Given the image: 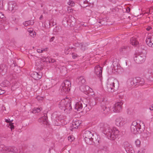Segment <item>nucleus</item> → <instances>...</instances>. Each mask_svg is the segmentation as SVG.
Masks as SVG:
<instances>
[{
	"mask_svg": "<svg viewBox=\"0 0 153 153\" xmlns=\"http://www.w3.org/2000/svg\"><path fill=\"white\" fill-rule=\"evenodd\" d=\"M42 121L43 122V123L45 124L47 126L49 125L48 120L47 114L46 113H44V116L42 117Z\"/></svg>",
	"mask_w": 153,
	"mask_h": 153,
	"instance_id": "obj_20",
	"label": "nucleus"
},
{
	"mask_svg": "<svg viewBox=\"0 0 153 153\" xmlns=\"http://www.w3.org/2000/svg\"><path fill=\"white\" fill-rule=\"evenodd\" d=\"M36 99H37L38 100H42V99H43V98L42 97H40L39 96H37L36 97Z\"/></svg>",
	"mask_w": 153,
	"mask_h": 153,
	"instance_id": "obj_58",
	"label": "nucleus"
},
{
	"mask_svg": "<svg viewBox=\"0 0 153 153\" xmlns=\"http://www.w3.org/2000/svg\"><path fill=\"white\" fill-rule=\"evenodd\" d=\"M4 15L1 13H0V18L3 19L4 17Z\"/></svg>",
	"mask_w": 153,
	"mask_h": 153,
	"instance_id": "obj_56",
	"label": "nucleus"
},
{
	"mask_svg": "<svg viewBox=\"0 0 153 153\" xmlns=\"http://www.w3.org/2000/svg\"><path fill=\"white\" fill-rule=\"evenodd\" d=\"M42 109L41 108H34L33 110V111H35V113H38L41 111Z\"/></svg>",
	"mask_w": 153,
	"mask_h": 153,
	"instance_id": "obj_40",
	"label": "nucleus"
},
{
	"mask_svg": "<svg viewBox=\"0 0 153 153\" xmlns=\"http://www.w3.org/2000/svg\"><path fill=\"white\" fill-rule=\"evenodd\" d=\"M77 82H78V84L80 86L84 85L86 82L85 79L83 76H81L78 78L76 80Z\"/></svg>",
	"mask_w": 153,
	"mask_h": 153,
	"instance_id": "obj_17",
	"label": "nucleus"
},
{
	"mask_svg": "<svg viewBox=\"0 0 153 153\" xmlns=\"http://www.w3.org/2000/svg\"><path fill=\"white\" fill-rule=\"evenodd\" d=\"M135 143L137 146L139 147L140 146V141L139 139L137 140L135 142Z\"/></svg>",
	"mask_w": 153,
	"mask_h": 153,
	"instance_id": "obj_39",
	"label": "nucleus"
},
{
	"mask_svg": "<svg viewBox=\"0 0 153 153\" xmlns=\"http://www.w3.org/2000/svg\"><path fill=\"white\" fill-rule=\"evenodd\" d=\"M3 8V0H0V9L2 10Z\"/></svg>",
	"mask_w": 153,
	"mask_h": 153,
	"instance_id": "obj_43",
	"label": "nucleus"
},
{
	"mask_svg": "<svg viewBox=\"0 0 153 153\" xmlns=\"http://www.w3.org/2000/svg\"><path fill=\"white\" fill-rule=\"evenodd\" d=\"M69 17H65L63 19L62 23L63 25L66 26L69 25Z\"/></svg>",
	"mask_w": 153,
	"mask_h": 153,
	"instance_id": "obj_27",
	"label": "nucleus"
},
{
	"mask_svg": "<svg viewBox=\"0 0 153 153\" xmlns=\"http://www.w3.org/2000/svg\"><path fill=\"white\" fill-rule=\"evenodd\" d=\"M102 67L99 65L95 66L94 68L95 74L100 78L102 76Z\"/></svg>",
	"mask_w": 153,
	"mask_h": 153,
	"instance_id": "obj_10",
	"label": "nucleus"
},
{
	"mask_svg": "<svg viewBox=\"0 0 153 153\" xmlns=\"http://www.w3.org/2000/svg\"><path fill=\"white\" fill-rule=\"evenodd\" d=\"M47 59L48 60V59L47 58H45L43 59L42 60V61L43 62H47Z\"/></svg>",
	"mask_w": 153,
	"mask_h": 153,
	"instance_id": "obj_57",
	"label": "nucleus"
},
{
	"mask_svg": "<svg viewBox=\"0 0 153 153\" xmlns=\"http://www.w3.org/2000/svg\"><path fill=\"white\" fill-rule=\"evenodd\" d=\"M55 37L54 36H53L52 37L51 39H50V42H52L53 41V40L55 39Z\"/></svg>",
	"mask_w": 153,
	"mask_h": 153,
	"instance_id": "obj_59",
	"label": "nucleus"
},
{
	"mask_svg": "<svg viewBox=\"0 0 153 153\" xmlns=\"http://www.w3.org/2000/svg\"><path fill=\"white\" fill-rule=\"evenodd\" d=\"M72 100L70 99L66 98L62 100L59 102V108L62 109L65 111L66 110L70 111L72 110V108L71 105Z\"/></svg>",
	"mask_w": 153,
	"mask_h": 153,
	"instance_id": "obj_3",
	"label": "nucleus"
},
{
	"mask_svg": "<svg viewBox=\"0 0 153 153\" xmlns=\"http://www.w3.org/2000/svg\"><path fill=\"white\" fill-rule=\"evenodd\" d=\"M72 56L73 58L74 59H75L78 56V55L75 53H72Z\"/></svg>",
	"mask_w": 153,
	"mask_h": 153,
	"instance_id": "obj_48",
	"label": "nucleus"
},
{
	"mask_svg": "<svg viewBox=\"0 0 153 153\" xmlns=\"http://www.w3.org/2000/svg\"><path fill=\"white\" fill-rule=\"evenodd\" d=\"M144 53H141V52L140 54L136 55L134 57V61L137 64H141L146 59L145 53L146 51L144 50Z\"/></svg>",
	"mask_w": 153,
	"mask_h": 153,
	"instance_id": "obj_6",
	"label": "nucleus"
},
{
	"mask_svg": "<svg viewBox=\"0 0 153 153\" xmlns=\"http://www.w3.org/2000/svg\"><path fill=\"white\" fill-rule=\"evenodd\" d=\"M8 10L11 11H12L16 9V4L15 2H11L8 4Z\"/></svg>",
	"mask_w": 153,
	"mask_h": 153,
	"instance_id": "obj_19",
	"label": "nucleus"
},
{
	"mask_svg": "<svg viewBox=\"0 0 153 153\" xmlns=\"http://www.w3.org/2000/svg\"><path fill=\"white\" fill-rule=\"evenodd\" d=\"M108 101L105 99H103L101 102V105L102 108L105 107V106H108Z\"/></svg>",
	"mask_w": 153,
	"mask_h": 153,
	"instance_id": "obj_28",
	"label": "nucleus"
},
{
	"mask_svg": "<svg viewBox=\"0 0 153 153\" xmlns=\"http://www.w3.org/2000/svg\"><path fill=\"white\" fill-rule=\"evenodd\" d=\"M133 81L134 82L135 85H138V82L139 79H140V77H136L135 78H133Z\"/></svg>",
	"mask_w": 153,
	"mask_h": 153,
	"instance_id": "obj_34",
	"label": "nucleus"
},
{
	"mask_svg": "<svg viewBox=\"0 0 153 153\" xmlns=\"http://www.w3.org/2000/svg\"><path fill=\"white\" fill-rule=\"evenodd\" d=\"M105 19L104 18H103L101 20H99V21H98V22L99 23L101 24L102 25H104L105 24Z\"/></svg>",
	"mask_w": 153,
	"mask_h": 153,
	"instance_id": "obj_41",
	"label": "nucleus"
},
{
	"mask_svg": "<svg viewBox=\"0 0 153 153\" xmlns=\"http://www.w3.org/2000/svg\"><path fill=\"white\" fill-rule=\"evenodd\" d=\"M56 24V22H54V21H53L52 20L49 23V27L51 28V27L52 26H53L54 25H55Z\"/></svg>",
	"mask_w": 153,
	"mask_h": 153,
	"instance_id": "obj_38",
	"label": "nucleus"
},
{
	"mask_svg": "<svg viewBox=\"0 0 153 153\" xmlns=\"http://www.w3.org/2000/svg\"><path fill=\"white\" fill-rule=\"evenodd\" d=\"M13 120H10V122L9 124V126H8V127L9 126H10V129L12 131L13 129H14V126L13 125V123H12V122H13Z\"/></svg>",
	"mask_w": 153,
	"mask_h": 153,
	"instance_id": "obj_36",
	"label": "nucleus"
},
{
	"mask_svg": "<svg viewBox=\"0 0 153 153\" xmlns=\"http://www.w3.org/2000/svg\"><path fill=\"white\" fill-rule=\"evenodd\" d=\"M146 42L149 47L153 48V35L148 36L146 40Z\"/></svg>",
	"mask_w": 153,
	"mask_h": 153,
	"instance_id": "obj_12",
	"label": "nucleus"
},
{
	"mask_svg": "<svg viewBox=\"0 0 153 153\" xmlns=\"http://www.w3.org/2000/svg\"><path fill=\"white\" fill-rule=\"evenodd\" d=\"M69 25L70 24V25L73 26L75 25L76 20L74 17L72 16L69 17Z\"/></svg>",
	"mask_w": 153,
	"mask_h": 153,
	"instance_id": "obj_24",
	"label": "nucleus"
},
{
	"mask_svg": "<svg viewBox=\"0 0 153 153\" xmlns=\"http://www.w3.org/2000/svg\"><path fill=\"white\" fill-rule=\"evenodd\" d=\"M149 109L151 111L153 110V104L152 105L151 107H150Z\"/></svg>",
	"mask_w": 153,
	"mask_h": 153,
	"instance_id": "obj_64",
	"label": "nucleus"
},
{
	"mask_svg": "<svg viewBox=\"0 0 153 153\" xmlns=\"http://www.w3.org/2000/svg\"><path fill=\"white\" fill-rule=\"evenodd\" d=\"M18 150L14 146L11 147L10 149L8 147V150L7 151V152H11L14 153H17L18 152Z\"/></svg>",
	"mask_w": 153,
	"mask_h": 153,
	"instance_id": "obj_23",
	"label": "nucleus"
},
{
	"mask_svg": "<svg viewBox=\"0 0 153 153\" xmlns=\"http://www.w3.org/2000/svg\"><path fill=\"white\" fill-rule=\"evenodd\" d=\"M130 42L131 44L134 45H136L139 43L136 40L135 38L134 37L130 39Z\"/></svg>",
	"mask_w": 153,
	"mask_h": 153,
	"instance_id": "obj_26",
	"label": "nucleus"
},
{
	"mask_svg": "<svg viewBox=\"0 0 153 153\" xmlns=\"http://www.w3.org/2000/svg\"><path fill=\"white\" fill-rule=\"evenodd\" d=\"M107 85L108 91L109 92H113L118 88L119 83L116 79H110L108 80Z\"/></svg>",
	"mask_w": 153,
	"mask_h": 153,
	"instance_id": "obj_4",
	"label": "nucleus"
},
{
	"mask_svg": "<svg viewBox=\"0 0 153 153\" xmlns=\"http://www.w3.org/2000/svg\"><path fill=\"white\" fill-rule=\"evenodd\" d=\"M152 27L150 26H148L146 28V30L147 31H149L150 30L152 29Z\"/></svg>",
	"mask_w": 153,
	"mask_h": 153,
	"instance_id": "obj_60",
	"label": "nucleus"
},
{
	"mask_svg": "<svg viewBox=\"0 0 153 153\" xmlns=\"http://www.w3.org/2000/svg\"><path fill=\"white\" fill-rule=\"evenodd\" d=\"M55 60L53 59H51L50 60H49V62L53 63L55 62Z\"/></svg>",
	"mask_w": 153,
	"mask_h": 153,
	"instance_id": "obj_54",
	"label": "nucleus"
},
{
	"mask_svg": "<svg viewBox=\"0 0 153 153\" xmlns=\"http://www.w3.org/2000/svg\"><path fill=\"white\" fill-rule=\"evenodd\" d=\"M102 150L104 151H106L108 150V148L106 147H104Z\"/></svg>",
	"mask_w": 153,
	"mask_h": 153,
	"instance_id": "obj_62",
	"label": "nucleus"
},
{
	"mask_svg": "<svg viewBox=\"0 0 153 153\" xmlns=\"http://www.w3.org/2000/svg\"><path fill=\"white\" fill-rule=\"evenodd\" d=\"M5 91L4 90H1L0 89V95L4 93Z\"/></svg>",
	"mask_w": 153,
	"mask_h": 153,
	"instance_id": "obj_53",
	"label": "nucleus"
},
{
	"mask_svg": "<svg viewBox=\"0 0 153 153\" xmlns=\"http://www.w3.org/2000/svg\"><path fill=\"white\" fill-rule=\"evenodd\" d=\"M81 123L79 121H75V122H72V125L71 126V128L70 129L71 131H72V129L74 128H77L78 126L80 125V124Z\"/></svg>",
	"mask_w": 153,
	"mask_h": 153,
	"instance_id": "obj_22",
	"label": "nucleus"
},
{
	"mask_svg": "<svg viewBox=\"0 0 153 153\" xmlns=\"http://www.w3.org/2000/svg\"><path fill=\"white\" fill-rule=\"evenodd\" d=\"M8 147L7 146L6 147L3 144H1L0 145V150L1 151H5L7 152V150H8Z\"/></svg>",
	"mask_w": 153,
	"mask_h": 153,
	"instance_id": "obj_31",
	"label": "nucleus"
},
{
	"mask_svg": "<svg viewBox=\"0 0 153 153\" xmlns=\"http://www.w3.org/2000/svg\"><path fill=\"white\" fill-rule=\"evenodd\" d=\"M10 67V69L13 70L14 72L16 73H20V67L18 66L15 62L13 61V63L11 65Z\"/></svg>",
	"mask_w": 153,
	"mask_h": 153,
	"instance_id": "obj_11",
	"label": "nucleus"
},
{
	"mask_svg": "<svg viewBox=\"0 0 153 153\" xmlns=\"http://www.w3.org/2000/svg\"><path fill=\"white\" fill-rule=\"evenodd\" d=\"M115 122L116 125L118 127L123 126L124 122L123 119L120 117L117 118L116 119Z\"/></svg>",
	"mask_w": 153,
	"mask_h": 153,
	"instance_id": "obj_14",
	"label": "nucleus"
},
{
	"mask_svg": "<svg viewBox=\"0 0 153 153\" xmlns=\"http://www.w3.org/2000/svg\"><path fill=\"white\" fill-rule=\"evenodd\" d=\"M138 82V85L143 84L145 83V81L144 79L143 78H141L140 77V79H139Z\"/></svg>",
	"mask_w": 153,
	"mask_h": 153,
	"instance_id": "obj_37",
	"label": "nucleus"
},
{
	"mask_svg": "<svg viewBox=\"0 0 153 153\" xmlns=\"http://www.w3.org/2000/svg\"><path fill=\"white\" fill-rule=\"evenodd\" d=\"M145 129V126H142L140 124L137 123L136 122L133 121L131 126V132L135 134L141 133Z\"/></svg>",
	"mask_w": 153,
	"mask_h": 153,
	"instance_id": "obj_2",
	"label": "nucleus"
},
{
	"mask_svg": "<svg viewBox=\"0 0 153 153\" xmlns=\"http://www.w3.org/2000/svg\"><path fill=\"white\" fill-rule=\"evenodd\" d=\"M71 87L70 81L68 80H66L62 84L59 90L62 94L67 93L70 91Z\"/></svg>",
	"mask_w": 153,
	"mask_h": 153,
	"instance_id": "obj_5",
	"label": "nucleus"
},
{
	"mask_svg": "<svg viewBox=\"0 0 153 153\" xmlns=\"http://www.w3.org/2000/svg\"><path fill=\"white\" fill-rule=\"evenodd\" d=\"M128 49V48L127 46H123L120 49V52L124 53L125 51H127Z\"/></svg>",
	"mask_w": 153,
	"mask_h": 153,
	"instance_id": "obj_32",
	"label": "nucleus"
},
{
	"mask_svg": "<svg viewBox=\"0 0 153 153\" xmlns=\"http://www.w3.org/2000/svg\"><path fill=\"white\" fill-rule=\"evenodd\" d=\"M93 134V133L89 131H85L83 134V137L87 144L89 145H91L92 144L90 139Z\"/></svg>",
	"mask_w": 153,
	"mask_h": 153,
	"instance_id": "obj_7",
	"label": "nucleus"
},
{
	"mask_svg": "<svg viewBox=\"0 0 153 153\" xmlns=\"http://www.w3.org/2000/svg\"><path fill=\"white\" fill-rule=\"evenodd\" d=\"M126 11L127 13H129L130 11V9L129 7H128L126 9Z\"/></svg>",
	"mask_w": 153,
	"mask_h": 153,
	"instance_id": "obj_61",
	"label": "nucleus"
},
{
	"mask_svg": "<svg viewBox=\"0 0 153 153\" xmlns=\"http://www.w3.org/2000/svg\"><path fill=\"white\" fill-rule=\"evenodd\" d=\"M128 84L131 85L135 86L132 78H130L128 81Z\"/></svg>",
	"mask_w": 153,
	"mask_h": 153,
	"instance_id": "obj_35",
	"label": "nucleus"
},
{
	"mask_svg": "<svg viewBox=\"0 0 153 153\" xmlns=\"http://www.w3.org/2000/svg\"><path fill=\"white\" fill-rule=\"evenodd\" d=\"M123 146L126 152H127V151H130V150L131 151L132 150V148L131 147V146L128 142H124Z\"/></svg>",
	"mask_w": 153,
	"mask_h": 153,
	"instance_id": "obj_15",
	"label": "nucleus"
},
{
	"mask_svg": "<svg viewBox=\"0 0 153 153\" xmlns=\"http://www.w3.org/2000/svg\"><path fill=\"white\" fill-rule=\"evenodd\" d=\"M123 103L122 102H118L115 103L114 106L112 108L114 112L118 113L120 112L122 109V106Z\"/></svg>",
	"mask_w": 153,
	"mask_h": 153,
	"instance_id": "obj_9",
	"label": "nucleus"
},
{
	"mask_svg": "<svg viewBox=\"0 0 153 153\" xmlns=\"http://www.w3.org/2000/svg\"><path fill=\"white\" fill-rule=\"evenodd\" d=\"M74 139V137L72 136H70L68 137V140L70 142H71Z\"/></svg>",
	"mask_w": 153,
	"mask_h": 153,
	"instance_id": "obj_45",
	"label": "nucleus"
},
{
	"mask_svg": "<svg viewBox=\"0 0 153 153\" xmlns=\"http://www.w3.org/2000/svg\"><path fill=\"white\" fill-rule=\"evenodd\" d=\"M88 104V105L91 108L94 106L96 104V100L94 99H91L89 100H86Z\"/></svg>",
	"mask_w": 153,
	"mask_h": 153,
	"instance_id": "obj_18",
	"label": "nucleus"
},
{
	"mask_svg": "<svg viewBox=\"0 0 153 153\" xmlns=\"http://www.w3.org/2000/svg\"><path fill=\"white\" fill-rule=\"evenodd\" d=\"M30 35L31 37H34L36 35V33L35 31H34L33 33H31Z\"/></svg>",
	"mask_w": 153,
	"mask_h": 153,
	"instance_id": "obj_51",
	"label": "nucleus"
},
{
	"mask_svg": "<svg viewBox=\"0 0 153 153\" xmlns=\"http://www.w3.org/2000/svg\"><path fill=\"white\" fill-rule=\"evenodd\" d=\"M28 31L29 32L30 34L31 33H33V32H34L33 30V29L31 28H28Z\"/></svg>",
	"mask_w": 153,
	"mask_h": 153,
	"instance_id": "obj_52",
	"label": "nucleus"
},
{
	"mask_svg": "<svg viewBox=\"0 0 153 153\" xmlns=\"http://www.w3.org/2000/svg\"><path fill=\"white\" fill-rule=\"evenodd\" d=\"M45 50L44 49H42V50H41L40 49H38L37 50V52H38L39 53H42L43 52V51H44Z\"/></svg>",
	"mask_w": 153,
	"mask_h": 153,
	"instance_id": "obj_50",
	"label": "nucleus"
},
{
	"mask_svg": "<svg viewBox=\"0 0 153 153\" xmlns=\"http://www.w3.org/2000/svg\"><path fill=\"white\" fill-rule=\"evenodd\" d=\"M102 112L105 114H107L110 111V109L108 106H105V107L102 108Z\"/></svg>",
	"mask_w": 153,
	"mask_h": 153,
	"instance_id": "obj_25",
	"label": "nucleus"
},
{
	"mask_svg": "<svg viewBox=\"0 0 153 153\" xmlns=\"http://www.w3.org/2000/svg\"><path fill=\"white\" fill-rule=\"evenodd\" d=\"M68 4L71 6H73L74 5V3L71 1H69L68 2Z\"/></svg>",
	"mask_w": 153,
	"mask_h": 153,
	"instance_id": "obj_49",
	"label": "nucleus"
},
{
	"mask_svg": "<svg viewBox=\"0 0 153 153\" xmlns=\"http://www.w3.org/2000/svg\"><path fill=\"white\" fill-rule=\"evenodd\" d=\"M41 78V76L40 75L38 74V75L36 77H33V78L36 80H38L40 79Z\"/></svg>",
	"mask_w": 153,
	"mask_h": 153,
	"instance_id": "obj_46",
	"label": "nucleus"
},
{
	"mask_svg": "<svg viewBox=\"0 0 153 153\" xmlns=\"http://www.w3.org/2000/svg\"><path fill=\"white\" fill-rule=\"evenodd\" d=\"M82 104L80 101L76 102L74 105V108L78 111H80L82 109Z\"/></svg>",
	"mask_w": 153,
	"mask_h": 153,
	"instance_id": "obj_21",
	"label": "nucleus"
},
{
	"mask_svg": "<svg viewBox=\"0 0 153 153\" xmlns=\"http://www.w3.org/2000/svg\"><path fill=\"white\" fill-rule=\"evenodd\" d=\"M90 140L92 143V144L91 145L94 144L95 145H96L99 144L100 141V138L99 136L96 134L93 133Z\"/></svg>",
	"mask_w": 153,
	"mask_h": 153,
	"instance_id": "obj_8",
	"label": "nucleus"
},
{
	"mask_svg": "<svg viewBox=\"0 0 153 153\" xmlns=\"http://www.w3.org/2000/svg\"><path fill=\"white\" fill-rule=\"evenodd\" d=\"M7 66L6 65L2 64L0 66V72L4 75L7 72Z\"/></svg>",
	"mask_w": 153,
	"mask_h": 153,
	"instance_id": "obj_16",
	"label": "nucleus"
},
{
	"mask_svg": "<svg viewBox=\"0 0 153 153\" xmlns=\"http://www.w3.org/2000/svg\"><path fill=\"white\" fill-rule=\"evenodd\" d=\"M61 123V120L59 119V117H56L54 120V123L53 124L55 125L59 126L60 125Z\"/></svg>",
	"mask_w": 153,
	"mask_h": 153,
	"instance_id": "obj_30",
	"label": "nucleus"
},
{
	"mask_svg": "<svg viewBox=\"0 0 153 153\" xmlns=\"http://www.w3.org/2000/svg\"><path fill=\"white\" fill-rule=\"evenodd\" d=\"M34 23L33 20H30L25 21V22L23 23V24L24 26H26L29 25H33Z\"/></svg>",
	"mask_w": 153,
	"mask_h": 153,
	"instance_id": "obj_29",
	"label": "nucleus"
},
{
	"mask_svg": "<svg viewBox=\"0 0 153 153\" xmlns=\"http://www.w3.org/2000/svg\"><path fill=\"white\" fill-rule=\"evenodd\" d=\"M89 88V86L85 85H82L79 87L80 90L86 94H88V90Z\"/></svg>",
	"mask_w": 153,
	"mask_h": 153,
	"instance_id": "obj_13",
	"label": "nucleus"
},
{
	"mask_svg": "<svg viewBox=\"0 0 153 153\" xmlns=\"http://www.w3.org/2000/svg\"><path fill=\"white\" fill-rule=\"evenodd\" d=\"M140 48L141 49H143V51H140V52H141V53H143H143H144V52H143L144 50L146 51V50H145V49L146 48L144 47L143 45H141V46L140 47Z\"/></svg>",
	"mask_w": 153,
	"mask_h": 153,
	"instance_id": "obj_47",
	"label": "nucleus"
},
{
	"mask_svg": "<svg viewBox=\"0 0 153 153\" xmlns=\"http://www.w3.org/2000/svg\"><path fill=\"white\" fill-rule=\"evenodd\" d=\"M86 100H85V101H81V103L82 104V108H85L88 105V102H87V101Z\"/></svg>",
	"mask_w": 153,
	"mask_h": 153,
	"instance_id": "obj_33",
	"label": "nucleus"
},
{
	"mask_svg": "<svg viewBox=\"0 0 153 153\" xmlns=\"http://www.w3.org/2000/svg\"><path fill=\"white\" fill-rule=\"evenodd\" d=\"M38 73L37 72H34L33 75L34 76H33V78L34 77H36L38 75Z\"/></svg>",
	"mask_w": 153,
	"mask_h": 153,
	"instance_id": "obj_55",
	"label": "nucleus"
},
{
	"mask_svg": "<svg viewBox=\"0 0 153 153\" xmlns=\"http://www.w3.org/2000/svg\"><path fill=\"white\" fill-rule=\"evenodd\" d=\"M149 79L150 81H153V74H151L149 77Z\"/></svg>",
	"mask_w": 153,
	"mask_h": 153,
	"instance_id": "obj_44",
	"label": "nucleus"
},
{
	"mask_svg": "<svg viewBox=\"0 0 153 153\" xmlns=\"http://www.w3.org/2000/svg\"><path fill=\"white\" fill-rule=\"evenodd\" d=\"M102 132L105 134L108 139L114 140L117 137L119 134V131L118 130L113 129L110 128L108 126L104 125Z\"/></svg>",
	"mask_w": 153,
	"mask_h": 153,
	"instance_id": "obj_1",
	"label": "nucleus"
},
{
	"mask_svg": "<svg viewBox=\"0 0 153 153\" xmlns=\"http://www.w3.org/2000/svg\"><path fill=\"white\" fill-rule=\"evenodd\" d=\"M120 68V66H118L117 65H115L114 64L113 65V69L114 70H117Z\"/></svg>",
	"mask_w": 153,
	"mask_h": 153,
	"instance_id": "obj_42",
	"label": "nucleus"
},
{
	"mask_svg": "<svg viewBox=\"0 0 153 153\" xmlns=\"http://www.w3.org/2000/svg\"><path fill=\"white\" fill-rule=\"evenodd\" d=\"M10 121V119H5V121L7 123H9Z\"/></svg>",
	"mask_w": 153,
	"mask_h": 153,
	"instance_id": "obj_63",
	"label": "nucleus"
}]
</instances>
